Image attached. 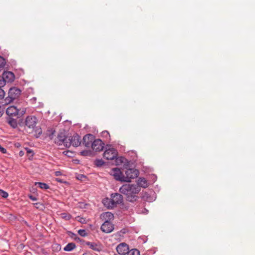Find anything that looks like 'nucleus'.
<instances>
[{
	"label": "nucleus",
	"mask_w": 255,
	"mask_h": 255,
	"mask_svg": "<svg viewBox=\"0 0 255 255\" xmlns=\"http://www.w3.org/2000/svg\"><path fill=\"white\" fill-rule=\"evenodd\" d=\"M113 200V202L115 203V205L121 204L123 202V196L118 193H113L111 195Z\"/></svg>",
	"instance_id": "obj_16"
},
{
	"label": "nucleus",
	"mask_w": 255,
	"mask_h": 255,
	"mask_svg": "<svg viewBox=\"0 0 255 255\" xmlns=\"http://www.w3.org/2000/svg\"><path fill=\"white\" fill-rule=\"evenodd\" d=\"M19 154L20 156H22L24 154V152L22 151H20L19 153Z\"/></svg>",
	"instance_id": "obj_48"
},
{
	"label": "nucleus",
	"mask_w": 255,
	"mask_h": 255,
	"mask_svg": "<svg viewBox=\"0 0 255 255\" xmlns=\"http://www.w3.org/2000/svg\"><path fill=\"white\" fill-rule=\"evenodd\" d=\"M150 177L152 179L153 182H155L157 179V177L154 174L151 175Z\"/></svg>",
	"instance_id": "obj_43"
},
{
	"label": "nucleus",
	"mask_w": 255,
	"mask_h": 255,
	"mask_svg": "<svg viewBox=\"0 0 255 255\" xmlns=\"http://www.w3.org/2000/svg\"><path fill=\"white\" fill-rule=\"evenodd\" d=\"M119 191L122 194H123L124 195H125L128 197V185H127V184L123 185L120 188Z\"/></svg>",
	"instance_id": "obj_23"
},
{
	"label": "nucleus",
	"mask_w": 255,
	"mask_h": 255,
	"mask_svg": "<svg viewBox=\"0 0 255 255\" xmlns=\"http://www.w3.org/2000/svg\"><path fill=\"white\" fill-rule=\"evenodd\" d=\"M104 143L100 139H95L92 144V148L93 150L100 151L104 148Z\"/></svg>",
	"instance_id": "obj_10"
},
{
	"label": "nucleus",
	"mask_w": 255,
	"mask_h": 255,
	"mask_svg": "<svg viewBox=\"0 0 255 255\" xmlns=\"http://www.w3.org/2000/svg\"><path fill=\"white\" fill-rule=\"evenodd\" d=\"M141 198L144 201L152 202L155 200L156 196L155 193L153 190H150L143 193Z\"/></svg>",
	"instance_id": "obj_7"
},
{
	"label": "nucleus",
	"mask_w": 255,
	"mask_h": 255,
	"mask_svg": "<svg viewBox=\"0 0 255 255\" xmlns=\"http://www.w3.org/2000/svg\"><path fill=\"white\" fill-rule=\"evenodd\" d=\"M5 96V92L1 88H0V100L2 99Z\"/></svg>",
	"instance_id": "obj_35"
},
{
	"label": "nucleus",
	"mask_w": 255,
	"mask_h": 255,
	"mask_svg": "<svg viewBox=\"0 0 255 255\" xmlns=\"http://www.w3.org/2000/svg\"><path fill=\"white\" fill-rule=\"evenodd\" d=\"M35 132L38 134V135L36 136V137H38L39 135L42 133V130L40 128H36L35 129Z\"/></svg>",
	"instance_id": "obj_37"
},
{
	"label": "nucleus",
	"mask_w": 255,
	"mask_h": 255,
	"mask_svg": "<svg viewBox=\"0 0 255 255\" xmlns=\"http://www.w3.org/2000/svg\"><path fill=\"white\" fill-rule=\"evenodd\" d=\"M21 91L20 89L12 87L8 91V96L4 99V104H8L13 102L15 99H17L20 95Z\"/></svg>",
	"instance_id": "obj_2"
},
{
	"label": "nucleus",
	"mask_w": 255,
	"mask_h": 255,
	"mask_svg": "<svg viewBox=\"0 0 255 255\" xmlns=\"http://www.w3.org/2000/svg\"><path fill=\"white\" fill-rule=\"evenodd\" d=\"M81 219H82V220H81L80 222H82V220H84V219L83 218H82Z\"/></svg>",
	"instance_id": "obj_53"
},
{
	"label": "nucleus",
	"mask_w": 255,
	"mask_h": 255,
	"mask_svg": "<svg viewBox=\"0 0 255 255\" xmlns=\"http://www.w3.org/2000/svg\"><path fill=\"white\" fill-rule=\"evenodd\" d=\"M8 194L6 192H5L1 189H0V197H2L4 198H6L8 197Z\"/></svg>",
	"instance_id": "obj_31"
},
{
	"label": "nucleus",
	"mask_w": 255,
	"mask_h": 255,
	"mask_svg": "<svg viewBox=\"0 0 255 255\" xmlns=\"http://www.w3.org/2000/svg\"><path fill=\"white\" fill-rule=\"evenodd\" d=\"M67 136H66L64 133H59L55 140V143L58 145H62L63 144L65 146V142L67 141Z\"/></svg>",
	"instance_id": "obj_12"
},
{
	"label": "nucleus",
	"mask_w": 255,
	"mask_h": 255,
	"mask_svg": "<svg viewBox=\"0 0 255 255\" xmlns=\"http://www.w3.org/2000/svg\"><path fill=\"white\" fill-rule=\"evenodd\" d=\"M104 162L103 161V160L102 159H97L95 161V164L97 167H101L103 165H104Z\"/></svg>",
	"instance_id": "obj_28"
},
{
	"label": "nucleus",
	"mask_w": 255,
	"mask_h": 255,
	"mask_svg": "<svg viewBox=\"0 0 255 255\" xmlns=\"http://www.w3.org/2000/svg\"><path fill=\"white\" fill-rule=\"evenodd\" d=\"M146 240H144V241H143V243H146Z\"/></svg>",
	"instance_id": "obj_55"
},
{
	"label": "nucleus",
	"mask_w": 255,
	"mask_h": 255,
	"mask_svg": "<svg viewBox=\"0 0 255 255\" xmlns=\"http://www.w3.org/2000/svg\"><path fill=\"white\" fill-rule=\"evenodd\" d=\"M67 141L65 142V147H69L72 145L74 147H78L81 144L80 136L77 134H74L73 135H67Z\"/></svg>",
	"instance_id": "obj_4"
},
{
	"label": "nucleus",
	"mask_w": 255,
	"mask_h": 255,
	"mask_svg": "<svg viewBox=\"0 0 255 255\" xmlns=\"http://www.w3.org/2000/svg\"><path fill=\"white\" fill-rule=\"evenodd\" d=\"M78 233L82 237H86L87 235L85 230H79Z\"/></svg>",
	"instance_id": "obj_32"
},
{
	"label": "nucleus",
	"mask_w": 255,
	"mask_h": 255,
	"mask_svg": "<svg viewBox=\"0 0 255 255\" xmlns=\"http://www.w3.org/2000/svg\"><path fill=\"white\" fill-rule=\"evenodd\" d=\"M2 76L3 77L6 83L12 82L13 81L15 78L14 74L10 71L3 72Z\"/></svg>",
	"instance_id": "obj_15"
},
{
	"label": "nucleus",
	"mask_w": 255,
	"mask_h": 255,
	"mask_svg": "<svg viewBox=\"0 0 255 255\" xmlns=\"http://www.w3.org/2000/svg\"><path fill=\"white\" fill-rule=\"evenodd\" d=\"M0 151L2 153H5L6 152V149L0 145Z\"/></svg>",
	"instance_id": "obj_38"
},
{
	"label": "nucleus",
	"mask_w": 255,
	"mask_h": 255,
	"mask_svg": "<svg viewBox=\"0 0 255 255\" xmlns=\"http://www.w3.org/2000/svg\"><path fill=\"white\" fill-rule=\"evenodd\" d=\"M83 178H86V176L82 174L79 175L78 177H77V179L79 180H82Z\"/></svg>",
	"instance_id": "obj_45"
},
{
	"label": "nucleus",
	"mask_w": 255,
	"mask_h": 255,
	"mask_svg": "<svg viewBox=\"0 0 255 255\" xmlns=\"http://www.w3.org/2000/svg\"><path fill=\"white\" fill-rule=\"evenodd\" d=\"M6 84L5 80L2 76H0V88L3 87Z\"/></svg>",
	"instance_id": "obj_33"
},
{
	"label": "nucleus",
	"mask_w": 255,
	"mask_h": 255,
	"mask_svg": "<svg viewBox=\"0 0 255 255\" xmlns=\"http://www.w3.org/2000/svg\"><path fill=\"white\" fill-rule=\"evenodd\" d=\"M28 197L29 198V199H30L32 201H36L37 200V198L36 197H35L32 195H29Z\"/></svg>",
	"instance_id": "obj_41"
},
{
	"label": "nucleus",
	"mask_w": 255,
	"mask_h": 255,
	"mask_svg": "<svg viewBox=\"0 0 255 255\" xmlns=\"http://www.w3.org/2000/svg\"><path fill=\"white\" fill-rule=\"evenodd\" d=\"M86 244L88 246L90 249L95 251L100 252L102 250V246L100 244L87 242L86 243Z\"/></svg>",
	"instance_id": "obj_17"
},
{
	"label": "nucleus",
	"mask_w": 255,
	"mask_h": 255,
	"mask_svg": "<svg viewBox=\"0 0 255 255\" xmlns=\"http://www.w3.org/2000/svg\"><path fill=\"white\" fill-rule=\"evenodd\" d=\"M116 164L117 165H121L122 163H126L127 159L123 157H116Z\"/></svg>",
	"instance_id": "obj_24"
},
{
	"label": "nucleus",
	"mask_w": 255,
	"mask_h": 255,
	"mask_svg": "<svg viewBox=\"0 0 255 255\" xmlns=\"http://www.w3.org/2000/svg\"><path fill=\"white\" fill-rule=\"evenodd\" d=\"M74 240L75 241H77V242H80L81 241L80 238H79L77 236H76V237L74 238Z\"/></svg>",
	"instance_id": "obj_47"
},
{
	"label": "nucleus",
	"mask_w": 255,
	"mask_h": 255,
	"mask_svg": "<svg viewBox=\"0 0 255 255\" xmlns=\"http://www.w3.org/2000/svg\"><path fill=\"white\" fill-rule=\"evenodd\" d=\"M114 229L113 224L109 221H105L101 227V230L106 233L112 232Z\"/></svg>",
	"instance_id": "obj_11"
},
{
	"label": "nucleus",
	"mask_w": 255,
	"mask_h": 255,
	"mask_svg": "<svg viewBox=\"0 0 255 255\" xmlns=\"http://www.w3.org/2000/svg\"><path fill=\"white\" fill-rule=\"evenodd\" d=\"M102 133L103 136H110V134L108 131H106V130L102 132Z\"/></svg>",
	"instance_id": "obj_42"
},
{
	"label": "nucleus",
	"mask_w": 255,
	"mask_h": 255,
	"mask_svg": "<svg viewBox=\"0 0 255 255\" xmlns=\"http://www.w3.org/2000/svg\"><path fill=\"white\" fill-rule=\"evenodd\" d=\"M49 131H51V133L49 134V138L52 139L53 138V135L54 134V132H55V130L51 129V130H49Z\"/></svg>",
	"instance_id": "obj_39"
},
{
	"label": "nucleus",
	"mask_w": 255,
	"mask_h": 255,
	"mask_svg": "<svg viewBox=\"0 0 255 255\" xmlns=\"http://www.w3.org/2000/svg\"><path fill=\"white\" fill-rule=\"evenodd\" d=\"M35 184L38 185V187L42 189H48L49 188V185L45 183L35 182Z\"/></svg>",
	"instance_id": "obj_26"
},
{
	"label": "nucleus",
	"mask_w": 255,
	"mask_h": 255,
	"mask_svg": "<svg viewBox=\"0 0 255 255\" xmlns=\"http://www.w3.org/2000/svg\"><path fill=\"white\" fill-rule=\"evenodd\" d=\"M137 185L140 188H146L149 186L147 181L143 177H139L137 181Z\"/></svg>",
	"instance_id": "obj_19"
},
{
	"label": "nucleus",
	"mask_w": 255,
	"mask_h": 255,
	"mask_svg": "<svg viewBox=\"0 0 255 255\" xmlns=\"http://www.w3.org/2000/svg\"><path fill=\"white\" fill-rule=\"evenodd\" d=\"M128 156L131 157V159H128V183L131 182L130 179H134L138 177L139 175L138 170L132 168V166H135V163L137 160V154L133 151H128Z\"/></svg>",
	"instance_id": "obj_1"
},
{
	"label": "nucleus",
	"mask_w": 255,
	"mask_h": 255,
	"mask_svg": "<svg viewBox=\"0 0 255 255\" xmlns=\"http://www.w3.org/2000/svg\"><path fill=\"white\" fill-rule=\"evenodd\" d=\"M103 217L106 219V221H109L110 222L111 220L114 219L113 214L109 212L104 213Z\"/></svg>",
	"instance_id": "obj_22"
},
{
	"label": "nucleus",
	"mask_w": 255,
	"mask_h": 255,
	"mask_svg": "<svg viewBox=\"0 0 255 255\" xmlns=\"http://www.w3.org/2000/svg\"><path fill=\"white\" fill-rule=\"evenodd\" d=\"M6 64V61L4 58L0 56V68H3Z\"/></svg>",
	"instance_id": "obj_29"
},
{
	"label": "nucleus",
	"mask_w": 255,
	"mask_h": 255,
	"mask_svg": "<svg viewBox=\"0 0 255 255\" xmlns=\"http://www.w3.org/2000/svg\"><path fill=\"white\" fill-rule=\"evenodd\" d=\"M25 150L26 151L27 156L28 157V159L29 160H31L34 155L33 151L32 149L27 147L25 148Z\"/></svg>",
	"instance_id": "obj_25"
},
{
	"label": "nucleus",
	"mask_w": 255,
	"mask_h": 255,
	"mask_svg": "<svg viewBox=\"0 0 255 255\" xmlns=\"http://www.w3.org/2000/svg\"><path fill=\"white\" fill-rule=\"evenodd\" d=\"M95 136L92 134H87L83 138L82 144L86 147H92Z\"/></svg>",
	"instance_id": "obj_9"
},
{
	"label": "nucleus",
	"mask_w": 255,
	"mask_h": 255,
	"mask_svg": "<svg viewBox=\"0 0 255 255\" xmlns=\"http://www.w3.org/2000/svg\"><path fill=\"white\" fill-rule=\"evenodd\" d=\"M132 231H134L135 233H137L139 231L138 229L137 228H134L133 227H130L129 229H128V233H131Z\"/></svg>",
	"instance_id": "obj_34"
},
{
	"label": "nucleus",
	"mask_w": 255,
	"mask_h": 255,
	"mask_svg": "<svg viewBox=\"0 0 255 255\" xmlns=\"http://www.w3.org/2000/svg\"><path fill=\"white\" fill-rule=\"evenodd\" d=\"M62 174L61 172L59 171H57L55 172V175L56 176H60Z\"/></svg>",
	"instance_id": "obj_46"
},
{
	"label": "nucleus",
	"mask_w": 255,
	"mask_h": 255,
	"mask_svg": "<svg viewBox=\"0 0 255 255\" xmlns=\"http://www.w3.org/2000/svg\"><path fill=\"white\" fill-rule=\"evenodd\" d=\"M32 100H33L34 101H36V98H35V97H33V98H32Z\"/></svg>",
	"instance_id": "obj_50"
},
{
	"label": "nucleus",
	"mask_w": 255,
	"mask_h": 255,
	"mask_svg": "<svg viewBox=\"0 0 255 255\" xmlns=\"http://www.w3.org/2000/svg\"><path fill=\"white\" fill-rule=\"evenodd\" d=\"M6 114L8 116V117L13 116L18 117L19 110L14 106H9L6 110Z\"/></svg>",
	"instance_id": "obj_13"
},
{
	"label": "nucleus",
	"mask_w": 255,
	"mask_h": 255,
	"mask_svg": "<svg viewBox=\"0 0 255 255\" xmlns=\"http://www.w3.org/2000/svg\"><path fill=\"white\" fill-rule=\"evenodd\" d=\"M91 154V152L90 150H83L80 152V155L82 156H90Z\"/></svg>",
	"instance_id": "obj_30"
},
{
	"label": "nucleus",
	"mask_w": 255,
	"mask_h": 255,
	"mask_svg": "<svg viewBox=\"0 0 255 255\" xmlns=\"http://www.w3.org/2000/svg\"><path fill=\"white\" fill-rule=\"evenodd\" d=\"M37 122V119L35 116H27L25 120V126L27 128L34 130Z\"/></svg>",
	"instance_id": "obj_6"
},
{
	"label": "nucleus",
	"mask_w": 255,
	"mask_h": 255,
	"mask_svg": "<svg viewBox=\"0 0 255 255\" xmlns=\"http://www.w3.org/2000/svg\"><path fill=\"white\" fill-rule=\"evenodd\" d=\"M81 219H82V220H81L80 222H82V220H84V219L83 218H82Z\"/></svg>",
	"instance_id": "obj_54"
},
{
	"label": "nucleus",
	"mask_w": 255,
	"mask_h": 255,
	"mask_svg": "<svg viewBox=\"0 0 255 255\" xmlns=\"http://www.w3.org/2000/svg\"><path fill=\"white\" fill-rule=\"evenodd\" d=\"M76 245L74 243H68L64 248V251L66 252H70L76 248Z\"/></svg>",
	"instance_id": "obj_21"
},
{
	"label": "nucleus",
	"mask_w": 255,
	"mask_h": 255,
	"mask_svg": "<svg viewBox=\"0 0 255 255\" xmlns=\"http://www.w3.org/2000/svg\"><path fill=\"white\" fill-rule=\"evenodd\" d=\"M63 217H64V218H65L67 220H69V219H70V216H69H69H64Z\"/></svg>",
	"instance_id": "obj_49"
},
{
	"label": "nucleus",
	"mask_w": 255,
	"mask_h": 255,
	"mask_svg": "<svg viewBox=\"0 0 255 255\" xmlns=\"http://www.w3.org/2000/svg\"><path fill=\"white\" fill-rule=\"evenodd\" d=\"M2 116V113L0 111V117Z\"/></svg>",
	"instance_id": "obj_51"
},
{
	"label": "nucleus",
	"mask_w": 255,
	"mask_h": 255,
	"mask_svg": "<svg viewBox=\"0 0 255 255\" xmlns=\"http://www.w3.org/2000/svg\"><path fill=\"white\" fill-rule=\"evenodd\" d=\"M55 180H56V181H57V182H60V183H66V181H64L62 179H60L59 178H56Z\"/></svg>",
	"instance_id": "obj_44"
},
{
	"label": "nucleus",
	"mask_w": 255,
	"mask_h": 255,
	"mask_svg": "<svg viewBox=\"0 0 255 255\" xmlns=\"http://www.w3.org/2000/svg\"><path fill=\"white\" fill-rule=\"evenodd\" d=\"M8 124L13 128H15L17 127V120L12 117H8L6 119Z\"/></svg>",
	"instance_id": "obj_20"
},
{
	"label": "nucleus",
	"mask_w": 255,
	"mask_h": 255,
	"mask_svg": "<svg viewBox=\"0 0 255 255\" xmlns=\"http://www.w3.org/2000/svg\"><path fill=\"white\" fill-rule=\"evenodd\" d=\"M67 234L69 235V237L74 239V238L77 236L76 234H74V233L71 232V231H68Z\"/></svg>",
	"instance_id": "obj_36"
},
{
	"label": "nucleus",
	"mask_w": 255,
	"mask_h": 255,
	"mask_svg": "<svg viewBox=\"0 0 255 255\" xmlns=\"http://www.w3.org/2000/svg\"><path fill=\"white\" fill-rule=\"evenodd\" d=\"M117 252L121 255H126L128 254V245L125 243L120 244L116 248Z\"/></svg>",
	"instance_id": "obj_14"
},
{
	"label": "nucleus",
	"mask_w": 255,
	"mask_h": 255,
	"mask_svg": "<svg viewBox=\"0 0 255 255\" xmlns=\"http://www.w3.org/2000/svg\"><path fill=\"white\" fill-rule=\"evenodd\" d=\"M128 255H140V252L136 249H133L129 250L128 248Z\"/></svg>",
	"instance_id": "obj_27"
},
{
	"label": "nucleus",
	"mask_w": 255,
	"mask_h": 255,
	"mask_svg": "<svg viewBox=\"0 0 255 255\" xmlns=\"http://www.w3.org/2000/svg\"><path fill=\"white\" fill-rule=\"evenodd\" d=\"M103 203L104 205L109 209L114 208L116 206L115 203L113 202V200L111 198H106L103 200Z\"/></svg>",
	"instance_id": "obj_18"
},
{
	"label": "nucleus",
	"mask_w": 255,
	"mask_h": 255,
	"mask_svg": "<svg viewBox=\"0 0 255 255\" xmlns=\"http://www.w3.org/2000/svg\"><path fill=\"white\" fill-rule=\"evenodd\" d=\"M125 172L127 175L126 176L124 175L120 169L115 168L113 169L112 174L116 180L121 182H128V169L126 170Z\"/></svg>",
	"instance_id": "obj_5"
},
{
	"label": "nucleus",
	"mask_w": 255,
	"mask_h": 255,
	"mask_svg": "<svg viewBox=\"0 0 255 255\" xmlns=\"http://www.w3.org/2000/svg\"><path fill=\"white\" fill-rule=\"evenodd\" d=\"M117 151L114 148L107 149L103 154V157L107 160H113L117 156Z\"/></svg>",
	"instance_id": "obj_8"
},
{
	"label": "nucleus",
	"mask_w": 255,
	"mask_h": 255,
	"mask_svg": "<svg viewBox=\"0 0 255 255\" xmlns=\"http://www.w3.org/2000/svg\"><path fill=\"white\" fill-rule=\"evenodd\" d=\"M25 111L24 110H22V111L19 110V114L18 115V117L22 116L24 114Z\"/></svg>",
	"instance_id": "obj_40"
},
{
	"label": "nucleus",
	"mask_w": 255,
	"mask_h": 255,
	"mask_svg": "<svg viewBox=\"0 0 255 255\" xmlns=\"http://www.w3.org/2000/svg\"><path fill=\"white\" fill-rule=\"evenodd\" d=\"M140 188L136 184H128V202L133 203L138 198L137 194Z\"/></svg>",
	"instance_id": "obj_3"
},
{
	"label": "nucleus",
	"mask_w": 255,
	"mask_h": 255,
	"mask_svg": "<svg viewBox=\"0 0 255 255\" xmlns=\"http://www.w3.org/2000/svg\"><path fill=\"white\" fill-rule=\"evenodd\" d=\"M131 220V219L130 218L129 219V218H128V222L130 221Z\"/></svg>",
	"instance_id": "obj_52"
}]
</instances>
